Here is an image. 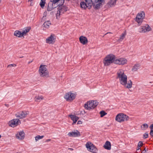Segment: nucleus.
Returning <instances> with one entry per match:
<instances>
[{"mask_svg": "<svg viewBox=\"0 0 153 153\" xmlns=\"http://www.w3.org/2000/svg\"><path fill=\"white\" fill-rule=\"evenodd\" d=\"M1 135H0V139L1 138Z\"/></svg>", "mask_w": 153, "mask_h": 153, "instance_id": "obj_46", "label": "nucleus"}, {"mask_svg": "<svg viewBox=\"0 0 153 153\" xmlns=\"http://www.w3.org/2000/svg\"><path fill=\"white\" fill-rule=\"evenodd\" d=\"M143 137L144 138H146L148 137V134L147 133H145L144 134Z\"/></svg>", "mask_w": 153, "mask_h": 153, "instance_id": "obj_37", "label": "nucleus"}, {"mask_svg": "<svg viewBox=\"0 0 153 153\" xmlns=\"http://www.w3.org/2000/svg\"><path fill=\"white\" fill-rule=\"evenodd\" d=\"M69 149H70L71 150H73V149H72L70 148Z\"/></svg>", "mask_w": 153, "mask_h": 153, "instance_id": "obj_45", "label": "nucleus"}, {"mask_svg": "<svg viewBox=\"0 0 153 153\" xmlns=\"http://www.w3.org/2000/svg\"><path fill=\"white\" fill-rule=\"evenodd\" d=\"M51 25V22L50 21H46L43 25V27L46 28H48Z\"/></svg>", "mask_w": 153, "mask_h": 153, "instance_id": "obj_23", "label": "nucleus"}, {"mask_svg": "<svg viewBox=\"0 0 153 153\" xmlns=\"http://www.w3.org/2000/svg\"><path fill=\"white\" fill-rule=\"evenodd\" d=\"M14 35L19 37H20L23 36V35H22V32L19 30L15 31L14 32Z\"/></svg>", "mask_w": 153, "mask_h": 153, "instance_id": "obj_24", "label": "nucleus"}, {"mask_svg": "<svg viewBox=\"0 0 153 153\" xmlns=\"http://www.w3.org/2000/svg\"><path fill=\"white\" fill-rule=\"evenodd\" d=\"M25 134L23 131L19 132L16 135L17 138L19 140H23L25 137Z\"/></svg>", "mask_w": 153, "mask_h": 153, "instance_id": "obj_17", "label": "nucleus"}, {"mask_svg": "<svg viewBox=\"0 0 153 153\" xmlns=\"http://www.w3.org/2000/svg\"><path fill=\"white\" fill-rule=\"evenodd\" d=\"M127 60L124 58H120L115 60L114 63L120 65H124L126 64Z\"/></svg>", "mask_w": 153, "mask_h": 153, "instance_id": "obj_14", "label": "nucleus"}, {"mask_svg": "<svg viewBox=\"0 0 153 153\" xmlns=\"http://www.w3.org/2000/svg\"><path fill=\"white\" fill-rule=\"evenodd\" d=\"M55 36L53 34H52L46 40V42L49 44L53 43L55 42Z\"/></svg>", "mask_w": 153, "mask_h": 153, "instance_id": "obj_15", "label": "nucleus"}, {"mask_svg": "<svg viewBox=\"0 0 153 153\" xmlns=\"http://www.w3.org/2000/svg\"><path fill=\"white\" fill-rule=\"evenodd\" d=\"M16 64H10V65H8L7 66V67H8V68H11V67H16Z\"/></svg>", "mask_w": 153, "mask_h": 153, "instance_id": "obj_35", "label": "nucleus"}, {"mask_svg": "<svg viewBox=\"0 0 153 153\" xmlns=\"http://www.w3.org/2000/svg\"><path fill=\"white\" fill-rule=\"evenodd\" d=\"M33 1V0H28V1H29L31 3L30 5H32L31 4L32 3V1Z\"/></svg>", "mask_w": 153, "mask_h": 153, "instance_id": "obj_41", "label": "nucleus"}, {"mask_svg": "<svg viewBox=\"0 0 153 153\" xmlns=\"http://www.w3.org/2000/svg\"><path fill=\"white\" fill-rule=\"evenodd\" d=\"M82 124V122L80 120L78 121L77 122V124Z\"/></svg>", "mask_w": 153, "mask_h": 153, "instance_id": "obj_40", "label": "nucleus"}, {"mask_svg": "<svg viewBox=\"0 0 153 153\" xmlns=\"http://www.w3.org/2000/svg\"><path fill=\"white\" fill-rule=\"evenodd\" d=\"M152 7H153V5H152Z\"/></svg>", "mask_w": 153, "mask_h": 153, "instance_id": "obj_49", "label": "nucleus"}, {"mask_svg": "<svg viewBox=\"0 0 153 153\" xmlns=\"http://www.w3.org/2000/svg\"><path fill=\"white\" fill-rule=\"evenodd\" d=\"M117 0H110L107 3V5L109 7H113L116 4Z\"/></svg>", "mask_w": 153, "mask_h": 153, "instance_id": "obj_19", "label": "nucleus"}, {"mask_svg": "<svg viewBox=\"0 0 153 153\" xmlns=\"http://www.w3.org/2000/svg\"><path fill=\"white\" fill-rule=\"evenodd\" d=\"M143 145V143L142 142L140 141L138 144V147H141Z\"/></svg>", "mask_w": 153, "mask_h": 153, "instance_id": "obj_36", "label": "nucleus"}, {"mask_svg": "<svg viewBox=\"0 0 153 153\" xmlns=\"http://www.w3.org/2000/svg\"><path fill=\"white\" fill-rule=\"evenodd\" d=\"M45 0H41L39 4L42 8H43L45 6Z\"/></svg>", "mask_w": 153, "mask_h": 153, "instance_id": "obj_31", "label": "nucleus"}, {"mask_svg": "<svg viewBox=\"0 0 153 153\" xmlns=\"http://www.w3.org/2000/svg\"><path fill=\"white\" fill-rule=\"evenodd\" d=\"M69 116L70 117L71 119L73 121V125L75 124L79 119L78 117L74 115L71 114L69 115Z\"/></svg>", "mask_w": 153, "mask_h": 153, "instance_id": "obj_18", "label": "nucleus"}, {"mask_svg": "<svg viewBox=\"0 0 153 153\" xmlns=\"http://www.w3.org/2000/svg\"><path fill=\"white\" fill-rule=\"evenodd\" d=\"M150 128L151 130V129L153 130V124H152L150 126Z\"/></svg>", "mask_w": 153, "mask_h": 153, "instance_id": "obj_39", "label": "nucleus"}, {"mask_svg": "<svg viewBox=\"0 0 153 153\" xmlns=\"http://www.w3.org/2000/svg\"><path fill=\"white\" fill-rule=\"evenodd\" d=\"M128 120V116L123 113L118 114L115 117L116 120L120 123L127 121Z\"/></svg>", "mask_w": 153, "mask_h": 153, "instance_id": "obj_5", "label": "nucleus"}, {"mask_svg": "<svg viewBox=\"0 0 153 153\" xmlns=\"http://www.w3.org/2000/svg\"><path fill=\"white\" fill-rule=\"evenodd\" d=\"M31 29V27H26L25 28L22 32L23 36L26 35V34Z\"/></svg>", "mask_w": 153, "mask_h": 153, "instance_id": "obj_21", "label": "nucleus"}, {"mask_svg": "<svg viewBox=\"0 0 153 153\" xmlns=\"http://www.w3.org/2000/svg\"><path fill=\"white\" fill-rule=\"evenodd\" d=\"M104 148L107 150H110L111 149V144L110 142L107 141L104 145Z\"/></svg>", "mask_w": 153, "mask_h": 153, "instance_id": "obj_20", "label": "nucleus"}, {"mask_svg": "<svg viewBox=\"0 0 153 153\" xmlns=\"http://www.w3.org/2000/svg\"><path fill=\"white\" fill-rule=\"evenodd\" d=\"M126 35V33L125 32H124V33H123L122 34V35H121L119 39H118V41H119V42L122 41V40L125 38Z\"/></svg>", "mask_w": 153, "mask_h": 153, "instance_id": "obj_26", "label": "nucleus"}, {"mask_svg": "<svg viewBox=\"0 0 153 153\" xmlns=\"http://www.w3.org/2000/svg\"><path fill=\"white\" fill-rule=\"evenodd\" d=\"M86 41H87V40H86Z\"/></svg>", "mask_w": 153, "mask_h": 153, "instance_id": "obj_48", "label": "nucleus"}, {"mask_svg": "<svg viewBox=\"0 0 153 153\" xmlns=\"http://www.w3.org/2000/svg\"><path fill=\"white\" fill-rule=\"evenodd\" d=\"M68 135L70 137H78L80 136V134L79 132L76 130L74 131L69 132Z\"/></svg>", "mask_w": 153, "mask_h": 153, "instance_id": "obj_16", "label": "nucleus"}, {"mask_svg": "<svg viewBox=\"0 0 153 153\" xmlns=\"http://www.w3.org/2000/svg\"><path fill=\"white\" fill-rule=\"evenodd\" d=\"M148 125L147 124L145 123L143 125L141 128L143 130H146L148 128Z\"/></svg>", "mask_w": 153, "mask_h": 153, "instance_id": "obj_33", "label": "nucleus"}, {"mask_svg": "<svg viewBox=\"0 0 153 153\" xmlns=\"http://www.w3.org/2000/svg\"><path fill=\"white\" fill-rule=\"evenodd\" d=\"M100 114L101 117H102L106 114L107 113L105 111H100Z\"/></svg>", "mask_w": 153, "mask_h": 153, "instance_id": "obj_34", "label": "nucleus"}, {"mask_svg": "<svg viewBox=\"0 0 153 153\" xmlns=\"http://www.w3.org/2000/svg\"><path fill=\"white\" fill-rule=\"evenodd\" d=\"M43 99V97L42 96H36L35 97V101L36 102H39Z\"/></svg>", "mask_w": 153, "mask_h": 153, "instance_id": "obj_28", "label": "nucleus"}, {"mask_svg": "<svg viewBox=\"0 0 153 153\" xmlns=\"http://www.w3.org/2000/svg\"><path fill=\"white\" fill-rule=\"evenodd\" d=\"M117 78L119 79L120 84L127 88L132 87V82L131 80L128 81L127 76L122 69H119L117 73Z\"/></svg>", "mask_w": 153, "mask_h": 153, "instance_id": "obj_1", "label": "nucleus"}, {"mask_svg": "<svg viewBox=\"0 0 153 153\" xmlns=\"http://www.w3.org/2000/svg\"><path fill=\"white\" fill-rule=\"evenodd\" d=\"M105 3V0H87V8L90 9L92 5L95 9L102 7Z\"/></svg>", "mask_w": 153, "mask_h": 153, "instance_id": "obj_2", "label": "nucleus"}, {"mask_svg": "<svg viewBox=\"0 0 153 153\" xmlns=\"http://www.w3.org/2000/svg\"><path fill=\"white\" fill-rule=\"evenodd\" d=\"M115 56L112 54L107 55L104 59L103 63L105 66L109 65L113 62H115Z\"/></svg>", "mask_w": 153, "mask_h": 153, "instance_id": "obj_3", "label": "nucleus"}, {"mask_svg": "<svg viewBox=\"0 0 153 153\" xmlns=\"http://www.w3.org/2000/svg\"><path fill=\"white\" fill-rule=\"evenodd\" d=\"M20 123V120L18 119H13L9 122V125L13 127H15Z\"/></svg>", "mask_w": 153, "mask_h": 153, "instance_id": "obj_13", "label": "nucleus"}, {"mask_svg": "<svg viewBox=\"0 0 153 153\" xmlns=\"http://www.w3.org/2000/svg\"><path fill=\"white\" fill-rule=\"evenodd\" d=\"M98 102L96 100H90L87 102V110L93 109L98 105Z\"/></svg>", "mask_w": 153, "mask_h": 153, "instance_id": "obj_9", "label": "nucleus"}, {"mask_svg": "<svg viewBox=\"0 0 153 153\" xmlns=\"http://www.w3.org/2000/svg\"><path fill=\"white\" fill-rule=\"evenodd\" d=\"M39 71L41 76L46 78L49 77L48 72L45 65H41L39 68Z\"/></svg>", "mask_w": 153, "mask_h": 153, "instance_id": "obj_4", "label": "nucleus"}, {"mask_svg": "<svg viewBox=\"0 0 153 153\" xmlns=\"http://www.w3.org/2000/svg\"><path fill=\"white\" fill-rule=\"evenodd\" d=\"M50 140H51L50 139H48V140H47V142H48L49 141H50Z\"/></svg>", "mask_w": 153, "mask_h": 153, "instance_id": "obj_44", "label": "nucleus"}, {"mask_svg": "<svg viewBox=\"0 0 153 153\" xmlns=\"http://www.w3.org/2000/svg\"><path fill=\"white\" fill-rule=\"evenodd\" d=\"M85 1L86 2V0H85Z\"/></svg>", "mask_w": 153, "mask_h": 153, "instance_id": "obj_47", "label": "nucleus"}, {"mask_svg": "<svg viewBox=\"0 0 153 153\" xmlns=\"http://www.w3.org/2000/svg\"><path fill=\"white\" fill-rule=\"evenodd\" d=\"M146 32H149L152 30V28L148 24H147L144 26Z\"/></svg>", "mask_w": 153, "mask_h": 153, "instance_id": "obj_27", "label": "nucleus"}, {"mask_svg": "<svg viewBox=\"0 0 153 153\" xmlns=\"http://www.w3.org/2000/svg\"><path fill=\"white\" fill-rule=\"evenodd\" d=\"M65 0H50L48 4L47 10L48 11H51L53 8L56 7L55 4L59 1H61V3L64 4Z\"/></svg>", "mask_w": 153, "mask_h": 153, "instance_id": "obj_6", "label": "nucleus"}, {"mask_svg": "<svg viewBox=\"0 0 153 153\" xmlns=\"http://www.w3.org/2000/svg\"><path fill=\"white\" fill-rule=\"evenodd\" d=\"M64 4L61 3L58 5V7L57 8L58 11L56 13V17L62 15L64 13L66 12L68 10V8L66 6L63 5Z\"/></svg>", "mask_w": 153, "mask_h": 153, "instance_id": "obj_7", "label": "nucleus"}, {"mask_svg": "<svg viewBox=\"0 0 153 153\" xmlns=\"http://www.w3.org/2000/svg\"><path fill=\"white\" fill-rule=\"evenodd\" d=\"M140 147H138L137 146V150H139V149H140Z\"/></svg>", "mask_w": 153, "mask_h": 153, "instance_id": "obj_43", "label": "nucleus"}, {"mask_svg": "<svg viewBox=\"0 0 153 153\" xmlns=\"http://www.w3.org/2000/svg\"><path fill=\"white\" fill-rule=\"evenodd\" d=\"M84 107L86 109V103L84 104Z\"/></svg>", "mask_w": 153, "mask_h": 153, "instance_id": "obj_42", "label": "nucleus"}, {"mask_svg": "<svg viewBox=\"0 0 153 153\" xmlns=\"http://www.w3.org/2000/svg\"><path fill=\"white\" fill-rule=\"evenodd\" d=\"M44 136L42 135L41 136H40V135H37L35 137V140L36 141H38L39 140L42 139L44 137Z\"/></svg>", "mask_w": 153, "mask_h": 153, "instance_id": "obj_32", "label": "nucleus"}, {"mask_svg": "<svg viewBox=\"0 0 153 153\" xmlns=\"http://www.w3.org/2000/svg\"><path fill=\"white\" fill-rule=\"evenodd\" d=\"M87 149L88 151L93 153H96L98 151L96 146L90 142L87 143Z\"/></svg>", "mask_w": 153, "mask_h": 153, "instance_id": "obj_10", "label": "nucleus"}, {"mask_svg": "<svg viewBox=\"0 0 153 153\" xmlns=\"http://www.w3.org/2000/svg\"><path fill=\"white\" fill-rule=\"evenodd\" d=\"M145 17V13L144 11H141L138 13L135 19V21L139 25H140L142 22Z\"/></svg>", "mask_w": 153, "mask_h": 153, "instance_id": "obj_8", "label": "nucleus"}, {"mask_svg": "<svg viewBox=\"0 0 153 153\" xmlns=\"http://www.w3.org/2000/svg\"><path fill=\"white\" fill-rule=\"evenodd\" d=\"M140 65L139 64H137L133 67L132 70L133 71H136L138 69L140 68Z\"/></svg>", "mask_w": 153, "mask_h": 153, "instance_id": "obj_25", "label": "nucleus"}, {"mask_svg": "<svg viewBox=\"0 0 153 153\" xmlns=\"http://www.w3.org/2000/svg\"><path fill=\"white\" fill-rule=\"evenodd\" d=\"M76 97V95L71 92H68L65 94L64 98L67 101L73 100Z\"/></svg>", "mask_w": 153, "mask_h": 153, "instance_id": "obj_11", "label": "nucleus"}, {"mask_svg": "<svg viewBox=\"0 0 153 153\" xmlns=\"http://www.w3.org/2000/svg\"><path fill=\"white\" fill-rule=\"evenodd\" d=\"M150 134L152 136H153V129L152 130L151 129V130H150Z\"/></svg>", "mask_w": 153, "mask_h": 153, "instance_id": "obj_38", "label": "nucleus"}, {"mask_svg": "<svg viewBox=\"0 0 153 153\" xmlns=\"http://www.w3.org/2000/svg\"><path fill=\"white\" fill-rule=\"evenodd\" d=\"M28 113V111H21L16 113L15 114V116L16 118L19 119H23L25 117Z\"/></svg>", "mask_w": 153, "mask_h": 153, "instance_id": "obj_12", "label": "nucleus"}, {"mask_svg": "<svg viewBox=\"0 0 153 153\" xmlns=\"http://www.w3.org/2000/svg\"><path fill=\"white\" fill-rule=\"evenodd\" d=\"M80 6L81 8L85 9L86 7V3L84 1L81 2L80 4Z\"/></svg>", "mask_w": 153, "mask_h": 153, "instance_id": "obj_30", "label": "nucleus"}, {"mask_svg": "<svg viewBox=\"0 0 153 153\" xmlns=\"http://www.w3.org/2000/svg\"><path fill=\"white\" fill-rule=\"evenodd\" d=\"M138 30L140 33H144L146 32L144 26L140 27L139 29Z\"/></svg>", "mask_w": 153, "mask_h": 153, "instance_id": "obj_29", "label": "nucleus"}, {"mask_svg": "<svg viewBox=\"0 0 153 153\" xmlns=\"http://www.w3.org/2000/svg\"><path fill=\"white\" fill-rule=\"evenodd\" d=\"M79 40L80 43L83 45L86 43V37L83 36H81L79 38Z\"/></svg>", "mask_w": 153, "mask_h": 153, "instance_id": "obj_22", "label": "nucleus"}]
</instances>
